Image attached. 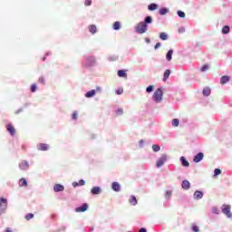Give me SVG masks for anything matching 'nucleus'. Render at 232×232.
I'll return each instance as SVG.
<instances>
[{
	"mask_svg": "<svg viewBox=\"0 0 232 232\" xmlns=\"http://www.w3.org/2000/svg\"><path fill=\"white\" fill-rule=\"evenodd\" d=\"M181 188L183 189H189L191 188V183H189L188 180H183L181 184Z\"/></svg>",
	"mask_w": 232,
	"mask_h": 232,
	"instance_id": "f8f14e48",
	"label": "nucleus"
},
{
	"mask_svg": "<svg viewBox=\"0 0 232 232\" xmlns=\"http://www.w3.org/2000/svg\"><path fill=\"white\" fill-rule=\"evenodd\" d=\"M92 5V0H85V6H90Z\"/></svg>",
	"mask_w": 232,
	"mask_h": 232,
	"instance_id": "49530a36",
	"label": "nucleus"
},
{
	"mask_svg": "<svg viewBox=\"0 0 232 232\" xmlns=\"http://www.w3.org/2000/svg\"><path fill=\"white\" fill-rule=\"evenodd\" d=\"M192 231H194V232H198V231H200V229H199L198 227H197L196 225H193V226H192Z\"/></svg>",
	"mask_w": 232,
	"mask_h": 232,
	"instance_id": "ea45409f",
	"label": "nucleus"
},
{
	"mask_svg": "<svg viewBox=\"0 0 232 232\" xmlns=\"http://www.w3.org/2000/svg\"><path fill=\"white\" fill-rule=\"evenodd\" d=\"M166 162H168V154H161V156L156 161V168H162Z\"/></svg>",
	"mask_w": 232,
	"mask_h": 232,
	"instance_id": "7ed1b4c3",
	"label": "nucleus"
},
{
	"mask_svg": "<svg viewBox=\"0 0 232 232\" xmlns=\"http://www.w3.org/2000/svg\"><path fill=\"white\" fill-rule=\"evenodd\" d=\"M152 150L153 151L157 152V151H160V146L159 145H152Z\"/></svg>",
	"mask_w": 232,
	"mask_h": 232,
	"instance_id": "72a5a7b5",
	"label": "nucleus"
},
{
	"mask_svg": "<svg viewBox=\"0 0 232 232\" xmlns=\"http://www.w3.org/2000/svg\"><path fill=\"white\" fill-rule=\"evenodd\" d=\"M28 182L26 181L25 179H21L19 180V186H27Z\"/></svg>",
	"mask_w": 232,
	"mask_h": 232,
	"instance_id": "2f4dec72",
	"label": "nucleus"
},
{
	"mask_svg": "<svg viewBox=\"0 0 232 232\" xmlns=\"http://www.w3.org/2000/svg\"><path fill=\"white\" fill-rule=\"evenodd\" d=\"M221 211L227 218H231L232 213H231V205H223L221 207Z\"/></svg>",
	"mask_w": 232,
	"mask_h": 232,
	"instance_id": "20e7f679",
	"label": "nucleus"
},
{
	"mask_svg": "<svg viewBox=\"0 0 232 232\" xmlns=\"http://www.w3.org/2000/svg\"><path fill=\"white\" fill-rule=\"evenodd\" d=\"M169 75H171V71L166 70L163 74V82H166V81H168V79H169Z\"/></svg>",
	"mask_w": 232,
	"mask_h": 232,
	"instance_id": "2eb2a0df",
	"label": "nucleus"
},
{
	"mask_svg": "<svg viewBox=\"0 0 232 232\" xmlns=\"http://www.w3.org/2000/svg\"><path fill=\"white\" fill-rule=\"evenodd\" d=\"M37 90V85H35V84H33L32 86H31V92H35Z\"/></svg>",
	"mask_w": 232,
	"mask_h": 232,
	"instance_id": "a18cd8bd",
	"label": "nucleus"
},
{
	"mask_svg": "<svg viewBox=\"0 0 232 232\" xmlns=\"http://www.w3.org/2000/svg\"><path fill=\"white\" fill-rule=\"evenodd\" d=\"M72 120L73 121L77 120V112L72 113Z\"/></svg>",
	"mask_w": 232,
	"mask_h": 232,
	"instance_id": "3c124183",
	"label": "nucleus"
},
{
	"mask_svg": "<svg viewBox=\"0 0 232 232\" xmlns=\"http://www.w3.org/2000/svg\"><path fill=\"white\" fill-rule=\"evenodd\" d=\"M204 197V193L200 190H197L194 193V198L196 200H200V198H202Z\"/></svg>",
	"mask_w": 232,
	"mask_h": 232,
	"instance_id": "1a4fd4ad",
	"label": "nucleus"
},
{
	"mask_svg": "<svg viewBox=\"0 0 232 232\" xmlns=\"http://www.w3.org/2000/svg\"><path fill=\"white\" fill-rule=\"evenodd\" d=\"M95 95V90H91L85 93V97L90 99V97H93Z\"/></svg>",
	"mask_w": 232,
	"mask_h": 232,
	"instance_id": "b1692460",
	"label": "nucleus"
},
{
	"mask_svg": "<svg viewBox=\"0 0 232 232\" xmlns=\"http://www.w3.org/2000/svg\"><path fill=\"white\" fill-rule=\"evenodd\" d=\"M118 75L119 77H126V72H124L123 70H119Z\"/></svg>",
	"mask_w": 232,
	"mask_h": 232,
	"instance_id": "473e14b6",
	"label": "nucleus"
},
{
	"mask_svg": "<svg viewBox=\"0 0 232 232\" xmlns=\"http://www.w3.org/2000/svg\"><path fill=\"white\" fill-rule=\"evenodd\" d=\"M169 9L166 8V7H163L161 9H160L159 11V14L160 15H166V14H169Z\"/></svg>",
	"mask_w": 232,
	"mask_h": 232,
	"instance_id": "5701e85b",
	"label": "nucleus"
},
{
	"mask_svg": "<svg viewBox=\"0 0 232 232\" xmlns=\"http://www.w3.org/2000/svg\"><path fill=\"white\" fill-rule=\"evenodd\" d=\"M88 210V204L84 203L82 206L76 208L75 211L77 213H84V211Z\"/></svg>",
	"mask_w": 232,
	"mask_h": 232,
	"instance_id": "423d86ee",
	"label": "nucleus"
},
{
	"mask_svg": "<svg viewBox=\"0 0 232 232\" xmlns=\"http://www.w3.org/2000/svg\"><path fill=\"white\" fill-rule=\"evenodd\" d=\"M203 95L205 97H209V95H211V89H209V87H206L203 89Z\"/></svg>",
	"mask_w": 232,
	"mask_h": 232,
	"instance_id": "aec40b11",
	"label": "nucleus"
},
{
	"mask_svg": "<svg viewBox=\"0 0 232 232\" xmlns=\"http://www.w3.org/2000/svg\"><path fill=\"white\" fill-rule=\"evenodd\" d=\"M25 218H26L27 220H31V218H34V214H32V213L27 214V215L25 216Z\"/></svg>",
	"mask_w": 232,
	"mask_h": 232,
	"instance_id": "58836bf2",
	"label": "nucleus"
},
{
	"mask_svg": "<svg viewBox=\"0 0 232 232\" xmlns=\"http://www.w3.org/2000/svg\"><path fill=\"white\" fill-rule=\"evenodd\" d=\"M229 81H231V77L224 75L220 78V84H227Z\"/></svg>",
	"mask_w": 232,
	"mask_h": 232,
	"instance_id": "9d476101",
	"label": "nucleus"
},
{
	"mask_svg": "<svg viewBox=\"0 0 232 232\" xmlns=\"http://www.w3.org/2000/svg\"><path fill=\"white\" fill-rule=\"evenodd\" d=\"M166 197H171V190H168L166 192Z\"/></svg>",
	"mask_w": 232,
	"mask_h": 232,
	"instance_id": "864d4df0",
	"label": "nucleus"
},
{
	"mask_svg": "<svg viewBox=\"0 0 232 232\" xmlns=\"http://www.w3.org/2000/svg\"><path fill=\"white\" fill-rule=\"evenodd\" d=\"M38 82H41L42 84H44V78L40 77L38 80Z\"/></svg>",
	"mask_w": 232,
	"mask_h": 232,
	"instance_id": "de8ad7c7",
	"label": "nucleus"
},
{
	"mask_svg": "<svg viewBox=\"0 0 232 232\" xmlns=\"http://www.w3.org/2000/svg\"><path fill=\"white\" fill-rule=\"evenodd\" d=\"M111 188L113 189V191H121V185L119 184V182H113L111 185Z\"/></svg>",
	"mask_w": 232,
	"mask_h": 232,
	"instance_id": "f3484780",
	"label": "nucleus"
},
{
	"mask_svg": "<svg viewBox=\"0 0 232 232\" xmlns=\"http://www.w3.org/2000/svg\"><path fill=\"white\" fill-rule=\"evenodd\" d=\"M19 168L20 169H28V168H30V165L28 164V161H22L20 164H19Z\"/></svg>",
	"mask_w": 232,
	"mask_h": 232,
	"instance_id": "9b49d317",
	"label": "nucleus"
},
{
	"mask_svg": "<svg viewBox=\"0 0 232 232\" xmlns=\"http://www.w3.org/2000/svg\"><path fill=\"white\" fill-rule=\"evenodd\" d=\"M172 55H173V50L170 49V50H169V52L166 54L167 61H169V62L171 61V59H173Z\"/></svg>",
	"mask_w": 232,
	"mask_h": 232,
	"instance_id": "4be33fe9",
	"label": "nucleus"
},
{
	"mask_svg": "<svg viewBox=\"0 0 232 232\" xmlns=\"http://www.w3.org/2000/svg\"><path fill=\"white\" fill-rule=\"evenodd\" d=\"M84 184H85L84 179H81V180L79 181V183L73 182V183H72V186L75 188L76 186H84Z\"/></svg>",
	"mask_w": 232,
	"mask_h": 232,
	"instance_id": "bb28decb",
	"label": "nucleus"
},
{
	"mask_svg": "<svg viewBox=\"0 0 232 232\" xmlns=\"http://www.w3.org/2000/svg\"><path fill=\"white\" fill-rule=\"evenodd\" d=\"M155 87H153V85H150L149 87H147L146 92L147 93H151V92H153Z\"/></svg>",
	"mask_w": 232,
	"mask_h": 232,
	"instance_id": "f704fd0d",
	"label": "nucleus"
},
{
	"mask_svg": "<svg viewBox=\"0 0 232 232\" xmlns=\"http://www.w3.org/2000/svg\"><path fill=\"white\" fill-rule=\"evenodd\" d=\"M111 61H117V59H119V56H117V55H111V56H110V58H109Z\"/></svg>",
	"mask_w": 232,
	"mask_h": 232,
	"instance_id": "a19ab883",
	"label": "nucleus"
},
{
	"mask_svg": "<svg viewBox=\"0 0 232 232\" xmlns=\"http://www.w3.org/2000/svg\"><path fill=\"white\" fill-rule=\"evenodd\" d=\"M5 232H12V230H10V228H6Z\"/></svg>",
	"mask_w": 232,
	"mask_h": 232,
	"instance_id": "4d7b16f0",
	"label": "nucleus"
},
{
	"mask_svg": "<svg viewBox=\"0 0 232 232\" xmlns=\"http://www.w3.org/2000/svg\"><path fill=\"white\" fill-rule=\"evenodd\" d=\"M91 193L92 195H100L101 193V187H94L92 188Z\"/></svg>",
	"mask_w": 232,
	"mask_h": 232,
	"instance_id": "a211bd4d",
	"label": "nucleus"
},
{
	"mask_svg": "<svg viewBox=\"0 0 232 232\" xmlns=\"http://www.w3.org/2000/svg\"><path fill=\"white\" fill-rule=\"evenodd\" d=\"M89 30H90L91 34H95V33L97 32V26H95V25H91V26L89 27Z\"/></svg>",
	"mask_w": 232,
	"mask_h": 232,
	"instance_id": "7c9ffc66",
	"label": "nucleus"
},
{
	"mask_svg": "<svg viewBox=\"0 0 232 232\" xmlns=\"http://www.w3.org/2000/svg\"><path fill=\"white\" fill-rule=\"evenodd\" d=\"M179 123H180V121H179V119H173V120H172V126H173L174 128H177Z\"/></svg>",
	"mask_w": 232,
	"mask_h": 232,
	"instance_id": "c85d7f7f",
	"label": "nucleus"
},
{
	"mask_svg": "<svg viewBox=\"0 0 232 232\" xmlns=\"http://www.w3.org/2000/svg\"><path fill=\"white\" fill-rule=\"evenodd\" d=\"M124 92V90L122 88H119L117 91H116V94L117 95H122V93Z\"/></svg>",
	"mask_w": 232,
	"mask_h": 232,
	"instance_id": "4c0bfd02",
	"label": "nucleus"
},
{
	"mask_svg": "<svg viewBox=\"0 0 232 232\" xmlns=\"http://www.w3.org/2000/svg\"><path fill=\"white\" fill-rule=\"evenodd\" d=\"M179 34H184V32H186V28L184 27H179L178 30Z\"/></svg>",
	"mask_w": 232,
	"mask_h": 232,
	"instance_id": "79ce46f5",
	"label": "nucleus"
},
{
	"mask_svg": "<svg viewBox=\"0 0 232 232\" xmlns=\"http://www.w3.org/2000/svg\"><path fill=\"white\" fill-rule=\"evenodd\" d=\"M53 190L56 192V193H59V191H64V186L61 185V184H56L54 185L53 187Z\"/></svg>",
	"mask_w": 232,
	"mask_h": 232,
	"instance_id": "ddd939ff",
	"label": "nucleus"
},
{
	"mask_svg": "<svg viewBox=\"0 0 232 232\" xmlns=\"http://www.w3.org/2000/svg\"><path fill=\"white\" fill-rule=\"evenodd\" d=\"M129 202L131 204V206H137V198H135L133 195L130 196Z\"/></svg>",
	"mask_w": 232,
	"mask_h": 232,
	"instance_id": "412c9836",
	"label": "nucleus"
},
{
	"mask_svg": "<svg viewBox=\"0 0 232 232\" xmlns=\"http://www.w3.org/2000/svg\"><path fill=\"white\" fill-rule=\"evenodd\" d=\"M164 95V92H162V88H159L157 89L153 95H152V101H154V102H162V97Z\"/></svg>",
	"mask_w": 232,
	"mask_h": 232,
	"instance_id": "f03ea898",
	"label": "nucleus"
},
{
	"mask_svg": "<svg viewBox=\"0 0 232 232\" xmlns=\"http://www.w3.org/2000/svg\"><path fill=\"white\" fill-rule=\"evenodd\" d=\"M144 146V140H140V148H142Z\"/></svg>",
	"mask_w": 232,
	"mask_h": 232,
	"instance_id": "603ef678",
	"label": "nucleus"
},
{
	"mask_svg": "<svg viewBox=\"0 0 232 232\" xmlns=\"http://www.w3.org/2000/svg\"><path fill=\"white\" fill-rule=\"evenodd\" d=\"M6 208H8V201L5 198H0V215L6 211Z\"/></svg>",
	"mask_w": 232,
	"mask_h": 232,
	"instance_id": "39448f33",
	"label": "nucleus"
},
{
	"mask_svg": "<svg viewBox=\"0 0 232 232\" xmlns=\"http://www.w3.org/2000/svg\"><path fill=\"white\" fill-rule=\"evenodd\" d=\"M180 162H181L182 166H184V168L189 167V162L188 160H186V158H184V156H182L180 158Z\"/></svg>",
	"mask_w": 232,
	"mask_h": 232,
	"instance_id": "6ab92c4d",
	"label": "nucleus"
},
{
	"mask_svg": "<svg viewBox=\"0 0 232 232\" xmlns=\"http://www.w3.org/2000/svg\"><path fill=\"white\" fill-rule=\"evenodd\" d=\"M93 64H95V58L94 57L87 58L85 65L86 66H93Z\"/></svg>",
	"mask_w": 232,
	"mask_h": 232,
	"instance_id": "4468645a",
	"label": "nucleus"
},
{
	"mask_svg": "<svg viewBox=\"0 0 232 232\" xmlns=\"http://www.w3.org/2000/svg\"><path fill=\"white\" fill-rule=\"evenodd\" d=\"M229 32H230L229 26L227 25L223 26L222 34H229Z\"/></svg>",
	"mask_w": 232,
	"mask_h": 232,
	"instance_id": "cd10ccee",
	"label": "nucleus"
},
{
	"mask_svg": "<svg viewBox=\"0 0 232 232\" xmlns=\"http://www.w3.org/2000/svg\"><path fill=\"white\" fill-rule=\"evenodd\" d=\"M113 30H121V22H115L114 23Z\"/></svg>",
	"mask_w": 232,
	"mask_h": 232,
	"instance_id": "c756f323",
	"label": "nucleus"
},
{
	"mask_svg": "<svg viewBox=\"0 0 232 232\" xmlns=\"http://www.w3.org/2000/svg\"><path fill=\"white\" fill-rule=\"evenodd\" d=\"M220 173H222V170H220V169H216L214 170V177L220 175Z\"/></svg>",
	"mask_w": 232,
	"mask_h": 232,
	"instance_id": "c9c22d12",
	"label": "nucleus"
},
{
	"mask_svg": "<svg viewBox=\"0 0 232 232\" xmlns=\"http://www.w3.org/2000/svg\"><path fill=\"white\" fill-rule=\"evenodd\" d=\"M148 8L150 12H153V10H157V8H159V5L157 4H150Z\"/></svg>",
	"mask_w": 232,
	"mask_h": 232,
	"instance_id": "393cba45",
	"label": "nucleus"
},
{
	"mask_svg": "<svg viewBox=\"0 0 232 232\" xmlns=\"http://www.w3.org/2000/svg\"><path fill=\"white\" fill-rule=\"evenodd\" d=\"M179 17L184 18L186 17V13L182 11H178Z\"/></svg>",
	"mask_w": 232,
	"mask_h": 232,
	"instance_id": "e433bc0d",
	"label": "nucleus"
},
{
	"mask_svg": "<svg viewBox=\"0 0 232 232\" xmlns=\"http://www.w3.org/2000/svg\"><path fill=\"white\" fill-rule=\"evenodd\" d=\"M204 159V153L198 152L193 159V161L196 163L200 162Z\"/></svg>",
	"mask_w": 232,
	"mask_h": 232,
	"instance_id": "0eeeda50",
	"label": "nucleus"
},
{
	"mask_svg": "<svg viewBox=\"0 0 232 232\" xmlns=\"http://www.w3.org/2000/svg\"><path fill=\"white\" fill-rule=\"evenodd\" d=\"M97 90H101V87H98Z\"/></svg>",
	"mask_w": 232,
	"mask_h": 232,
	"instance_id": "bf43d9fd",
	"label": "nucleus"
},
{
	"mask_svg": "<svg viewBox=\"0 0 232 232\" xmlns=\"http://www.w3.org/2000/svg\"><path fill=\"white\" fill-rule=\"evenodd\" d=\"M209 69V66L208 65H203L201 67V72H206V70H208Z\"/></svg>",
	"mask_w": 232,
	"mask_h": 232,
	"instance_id": "c03bdc74",
	"label": "nucleus"
},
{
	"mask_svg": "<svg viewBox=\"0 0 232 232\" xmlns=\"http://www.w3.org/2000/svg\"><path fill=\"white\" fill-rule=\"evenodd\" d=\"M122 109H118L117 110V111H116V113L118 114V115H122Z\"/></svg>",
	"mask_w": 232,
	"mask_h": 232,
	"instance_id": "09e8293b",
	"label": "nucleus"
},
{
	"mask_svg": "<svg viewBox=\"0 0 232 232\" xmlns=\"http://www.w3.org/2000/svg\"><path fill=\"white\" fill-rule=\"evenodd\" d=\"M150 38H145V43H147V44H150Z\"/></svg>",
	"mask_w": 232,
	"mask_h": 232,
	"instance_id": "5fc2aeb1",
	"label": "nucleus"
},
{
	"mask_svg": "<svg viewBox=\"0 0 232 232\" xmlns=\"http://www.w3.org/2000/svg\"><path fill=\"white\" fill-rule=\"evenodd\" d=\"M160 38L161 39V41H168V34L160 33Z\"/></svg>",
	"mask_w": 232,
	"mask_h": 232,
	"instance_id": "a878e982",
	"label": "nucleus"
},
{
	"mask_svg": "<svg viewBox=\"0 0 232 232\" xmlns=\"http://www.w3.org/2000/svg\"><path fill=\"white\" fill-rule=\"evenodd\" d=\"M213 213H215L216 215H218V208H213Z\"/></svg>",
	"mask_w": 232,
	"mask_h": 232,
	"instance_id": "8fccbe9b",
	"label": "nucleus"
},
{
	"mask_svg": "<svg viewBox=\"0 0 232 232\" xmlns=\"http://www.w3.org/2000/svg\"><path fill=\"white\" fill-rule=\"evenodd\" d=\"M153 23V18L151 16H146L143 22H140L135 27L136 34H146L148 32V24Z\"/></svg>",
	"mask_w": 232,
	"mask_h": 232,
	"instance_id": "f257e3e1",
	"label": "nucleus"
},
{
	"mask_svg": "<svg viewBox=\"0 0 232 232\" xmlns=\"http://www.w3.org/2000/svg\"><path fill=\"white\" fill-rule=\"evenodd\" d=\"M6 130L9 131L10 135H15V129L11 124L6 125Z\"/></svg>",
	"mask_w": 232,
	"mask_h": 232,
	"instance_id": "dca6fc26",
	"label": "nucleus"
},
{
	"mask_svg": "<svg viewBox=\"0 0 232 232\" xmlns=\"http://www.w3.org/2000/svg\"><path fill=\"white\" fill-rule=\"evenodd\" d=\"M140 232H147L146 228H140Z\"/></svg>",
	"mask_w": 232,
	"mask_h": 232,
	"instance_id": "6e6d98bb",
	"label": "nucleus"
},
{
	"mask_svg": "<svg viewBox=\"0 0 232 232\" xmlns=\"http://www.w3.org/2000/svg\"><path fill=\"white\" fill-rule=\"evenodd\" d=\"M160 46H162V44L157 43V44H155V46H154V49H155V50H159V48H160Z\"/></svg>",
	"mask_w": 232,
	"mask_h": 232,
	"instance_id": "37998d69",
	"label": "nucleus"
},
{
	"mask_svg": "<svg viewBox=\"0 0 232 232\" xmlns=\"http://www.w3.org/2000/svg\"><path fill=\"white\" fill-rule=\"evenodd\" d=\"M43 61H46V57H44V58H43Z\"/></svg>",
	"mask_w": 232,
	"mask_h": 232,
	"instance_id": "13d9d810",
	"label": "nucleus"
},
{
	"mask_svg": "<svg viewBox=\"0 0 232 232\" xmlns=\"http://www.w3.org/2000/svg\"><path fill=\"white\" fill-rule=\"evenodd\" d=\"M38 150H40L41 151H48L50 146H48V144H44V143H40L37 146Z\"/></svg>",
	"mask_w": 232,
	"mask_h": 232,
	"instance_id": "6e6552de",
	"label": "nucleus"
}]
</instances>
